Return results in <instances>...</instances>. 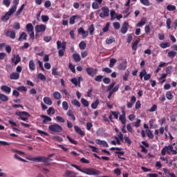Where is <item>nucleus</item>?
<instances>
[{"label":"nucleus","mask_w":177,"mask_h":177,"mask_svg":"<svg viewBox=\"0 0 177 177\" xmlns=\"http://www.w3.org/2000/svg\"><path fill=\"white\" fill-rule=\"evenodd\" d=\"M71 167H73V168H75L77 171H80V172L85 174L86 175H100V171L95 168H84L82 169L80 166L75 164H71Z\"/></svg>","instance_id":"1"},{"label":"nucleus","mask_w":177,"mask_h":177,"mask_svg":"<svg viewBox=\"0 0 177 177\" xmlns=\"http://www.w3.org/2000/svg\"><path fill=\"white\" fill-rule=\"evenodd\" d=\"M28 160H29V161H34L35 162H44V165H50V161H52V159L45 156L32 157L29 158Z\"/></svg>","instance_id":"2"},{"label":"nucleus","mask_w":177,"mask_h":177,"mask_svg":"<svg viewBox=\"0 0 177 177\" xmlns=\"http://www.w3.org/2000/svg\"><path fill=\"white\" fill-rule=\"evenodd\" d=\"M120 89V84L115 85V82H113L106 89L107 92H109L108 95V99H111V96L115 92H117Z\"/></svg>","instance_id":"3"},{"label":"nucleus","mask_w":177,"mask_h":177,"mask_svg":"<svg viewBox=\"0 0 177 177\" xmlns=\"http://www.w3.org/2000/svg\"><path fill=\"white\" fill-rule=\"evenodd\" d=\"M57 49H59L58 55L60 57L64 56V52H66V42L62 44V41L58 40L57 41Z\"/></svg>","instance_id":"4"},{"label":"nucleus","mask_w":177,"mask_h":177,"mask_svg":"<svg viewBox=\"0 0 177 177\" xmlns=\"http://www.w3.org/2000/svg\"><path fill=\"white\" fill-rule=\"evenodd\" d=\"M169 151H171L172 154H177L176 150L174 149V147L171 145H169L168 146H165L162 148L161 151V155L165 156L167 153L169 154Z\"/></svg>","instance_id":"5"},{"label":"nucleus","mask_w":177,"mask_h":177,"mask_svg":"<svg viewBox=\"0 0 177 177\" xmlns=\"http://www.w3.org/2000/svg\"><path fill=\"white\" fill-rule=\"evenodd\" d=\"M48 130L51 132H55L56 133H60L63 132V127L58 124H51L48 127Z\"/></svg>","instance_id":"6"},{"label":"nucleus","mask_w":177,"mask_h":177,"mask_svg":"<svg viewBox=\"0 0 177 177\" xmlns=\"http://www.w3.org/2000/svg\"><path fill=\"white\" fill-rule=\"evenodd\" d=\"M16 115H17L22 121H27L28 118L27 117H30V113L26 111H16L15 112Z\"/></svg>","instance_id":"7"},{"label":"nucleus","mask_w":177,"mask_h":177,"mask_svg":"<svg viewBox=\"0 0 177 177\" xmlns=\"http://www.w3.org/2000/svg\"><path fill=\"white\" fill-rule=\"evenodd\" d=\"M143 77H144L145 81H149V80H150L151 78V74H147V71H146V69H143L140 73V80H143Z\"/></svg>","instance_id":"8"},{"label":"nucleus","mask_w":177,"mask_h":177,"mask_svg":"<svg viewBox=\"0 0 177 177\" xmlns=\"http://www.w3.org/2000/svg\"><path fill=\"white\" fill-rule=\"evenodd\" d=\"M102 12L100 13V17L101 19H105V17H109L110 16V10L107 7L102 8Z\"/></svg>","instance_id":"9"},{"label":"nucleus","mask_w":177,"mask_h":177,"mask_svg":"<svg viewBox=\"0 0 177 177\" xmlns=\"http://www.w3.org/2000/svg\"><path fill=\"white\" fill-rule=\"evenodd\" d=\"M86 71L89 77H95L97 74V68H93V67L86 68Z\"/></svg>","instance_id":"10"},{"label":"nucleus","mask_w":177,"mask_h":177,"mask_svg":"<svg viewBox=\"0 0 177 177\" xmlns=\"http://www.w3.org/2000/svg\"><path fill=\"white\" fill-rule=\"evenodd\" d=\"M15 13V11H12V10H9L8 12H7L2 17L1 21H8L9 19H10V16Z\"/></svg>","instance_id":"11"},{"label":"nucleus","mask_w":177,"mask_h":177,"mask_svg":"<svg viewBox=\"0 0 177 177\" xmlns=\"http://www.w3.org/2000/svg\"><path fill=\"white\" fill-rule=\"evenodd\" d=\"M78 34H82V38L85 39L88 35H89V32L88 30H84V28L80 27L77 29Z\"/></svg>","instance_id":"12"},{"label":"nucleus","mask_w":177,"mask_h":177,"mask_svg":"<svg viewBox=\"0 0 177 177\" xmlns=\"http://www.w3.org/2000/svg\"><path fill=\"white\" fill-rule=\"evenodd\" d=\"M35 30L36 32H45V30H46V25H37L35 28Z\"/></svg>","instance_id":"13"},{"label":"nucleus","mask_w":177,"mask_h":177,"mask_svg":"<svg viewBox=\"0 0 177 177\" xmlns=\"http://www.w3.org/2000/svg\"><path fill=\"white\" fill-rule=\"evenodd\" d=\"M128 27H129V24L127 21L124 22L120 30L122 34H127L128 32Z\"/></svg>","instance_id":"14"},{"label":"nucleus","mask_w":177,"mask_h":177,"mask_svg":"<svg viewBox=\"0 0 177 177\" xmlns=\"http://www.w3.org/2000/svg\"><path fill=\"white\" fill-rule=\"evenodd\" d=\"M136 102V97L135 95H133L131 97L130 102L127 103V109H132V106Z\"/></svg>","instance_id":"15"},{"label":"nucleus","mask_w":177,"mask_h":177,"mask_svg":"<svg viewBox=\"0 0 177 177\" xmlns=\"http://www.w3.org/2000/svg\"><path fill=\"white\" fill-rule=\"evenodd\" d=\"M6 36L9 37L11 39H15L16 38V32L15 30H8L6 32Z\"/></svg>","instance_id":"16"},{"label":"nucleus","mask_w":177,"mask_h":177,"mask_svg":"<svg viewBox=\"0 0 177 177\" xmlns=\"http://www.w3.org/2000/svg\"><path fill=\"white\" fill-rule=\"evenodd\" d=\"M77 19H81V17L77 15L71 17L69 19V24H75V20H77Z\"/></svg>","instance_id":"17"},{"label":"nucleus","mask_w":177,"mask_h":177,"mask_svg":"<svg viewBox=\"0 0 177 177\" xmlns=\"http://www.w3.org/2000/svg\"><path fill=\"white\" fill-rule=\"evenodd\" d=\"M10 80H19V78H20V73L17 72H13L10 74Z\"/></svg>","instance_id":"18"},{"label":"nucleus","mask_w":177,"mask_h":177,"mask_svg":"<svg viewBox=\"0 0 177 177\" xmlns=\"http://www.w3.org/2000/svg\"><path fill=\"white\" fill-rule=\"evenodd\" d=\"M40 117L41 118H44L43 124H46L47 122L52 121V118L46 115H41Z\"/></svg>","instance_id":"19"},{"label":"nucleus","mask_w":177,"mask_h":177,"mask_svg":"<svg viewBox=\"0 0 177 177\" xmlns=\"http://www.w3.org/2000/svg\"><path fill=\"white\" fill-rule=\"evenodd\" d=\"M147 21V19L146 17H142L140 22L136 24V27H143L146 22Z\"/></svg>","instance_id":"20"},{"label":"nucleus","mask_w":177,"mask_h":177,"mask_svg":"<svg viewBox=\"0 0 177 177\" xmlns=\"http://www.w3.org/2000/svg\"><path fill=\"white\" fill-rule=\"evenodd\" d=\"M1 90L3 92H5L6 93H10V92H12V88H10V87L8 86H1Z\"/></svg>","instance_id":"21"},{"label":"nucleus","mask_w":177,"mask_h":177,"mask_svg":"<svg viewBox=\"0 0 177 177\" xmlns=\"http://www.w3.org/2000/svg\"><path fill=\"white\" fill-rule=\"evenodd\" d=\"M74 129H75V132H77V133L80 135V136H85V132L82 131L81 130V128H79L78 126H75Z\"/></svg>","instance_id":"22"},{"label":"nucleus","mask_w":177,"mask_h":177,"mask_svg":"<svg viewBox=\"0 0 177 177\" xmlns=\"http://www.w3.org/2000/svg\"><path fill=\"white\" fill-rule=\"evenodd\" d=\"M20 0H13V5L12 8H10V10H12L14 12H16V10L17 9V5H19V2Z\"/></svg>","instance_id":"23"},{"label":"nucleus","mask_w":177,"mask_h":177,"mask_svg":"<svg viewBox=\"0 0 177 177\" xmlns=\"http://www.w3.org/2000/svg\"><path fill=\"white\" fill-rule=\"evenodd\" d=\"M126 113H122L119 116V120L122 122V125H125L127 124V118H125Z\"/></svg>","instance_id":"24"},{"label":"nucleus","mask_w":177,"mask_h":177,"mask_svg":"<svg viewBox=\"0 0 177 177\" xmlns=\"http://www.w3.org/2000/svg\"><path fill=\"white\" fill-rule=\"evenodd\" d=\"M114 139H115L116 141L115 140H112L111 142V145H113V146H117V145H121V140H120V138H118V137L115 136Z\"/></svg>","instance_id":"25"},{"label":"nucleus","mask_w":177,"mask_h":177,"mask_svg":"<svg viewBox=\"0 0 177 177\" xmlns=\"http://www.w3.org/2000/svg\"><path fill=\"white\" fill-rule=\"evenodd\" d=\"M27 35L24 32H22L18 38V41H26L27 39Z\"/></svg>","instance_id":"26"},{"label":"nucleus","mask_w":177,"mask_h":177,"mask_svg":"<svg viewBox=\"0 0 177 177\" xmlns=\"http://www.w3.org/2000/svg\"><path fill=\"white\" fill-rule=\"evenodd\" d=\"M73 58L74 59L75 62H76V63L81 62V56H80V54L78 53H74L73 55Z\"/></svg>","instance_id":"27"},{"label":"nucleus","mask_w":177,"mask_h":177,"mask_svg":"<svg viewBox=\"0 0 177 177\" xmlns=\"http://www.w3.org/2000/svg\"><path fill=\"white\" fill-rule=\"evenodd\" d=\"M29 68L31 71H35V63H34V60L32 59L29 62Z\"/></svg>","instance_id":"28"},{"label":"nucleus","mask_w":177,"mask_h":177,"mask_svg":"<svg viewBox=\"0 0 177 177\" xmlns=\"http://www.w3.org/2000/svg\"><path fill=\"white\" fill-rule=\"evenodd\" d=\"M43 100L48 106H52V100H50L48 97H44Z\"/></svg>","instance_id":"29"},{"label":"nucleus","mask_w":177,"mask_h":177,"mask_svg":"<svg viewBox=\"0 0 177 177\" xmlns=\"http://www.w3.org/2000/svg\"><path fill=\"white\" fill-rule=\"evenodd\" d=\"M123 139L127 143V146H131V145H132V140H131V138H129V137L124 136Z\"/></svg>","instance_id":"30"},{"label":"nucleus","mask_w":177,"mask_h":177,"mask_svg":"<svg viewBox=\"0 0 177 177\" xmlns=\"http://www.w3.org/2000/svg\"><path fill=\"white\" fill-rule=\"evenodd\" d=\"M166 97L168 100H172L174 99V94H172V91H167L166 93Z\"/></svg>","instance_id":"31"},{"label":"nucleus","mask_w":177,"mask_h":177,"mask_svg":"<svg viewBox=\"0 0 177 177\" xmlns=\"http://www.w3.org/2000/svg\"><path fill=\"white\" fill-rule=\"evenodd\" d=\"M99 99H97L94 102L91 104V109L96 110L97 109V106H99Z\"/></svg>","instance_id":"32"},{"label":"nucleus","mask_w":177,"mask_h":177,"mask_svg":"<svg viewBox=\"0 0 177 177\" xmlns=\"http://www.w3.org/2000/svg\"><path fill=\"white\" fill-rule=\"evenodd\" d=\"M105 42L107 45H110L113 44V42H115V39L113 37H110L109 39H106Z\"/></svg>","instance_id":"33"},{"label":"nucleus","mask_w":177,"mask_h":177,"mask_svg":"<svg viewBox=\"0 0 177 177\" xmlns=\"http://www.w3.org/2000/svg\"><path fill=\"white\" fill-rule=\"evenodd\" d=\"M88 31H89L90 35H93V34H95V25L91 24L88 27Z\"/></svg>","instance_id":"34"},{"label":"nucleus","mask_w":177,"mask_h":177,"mask_svg":"<svg viewBox=\"0 0 177 177\" xmlns=\"http://www.w3.org/2000/svg\"><path fill=\"white\" fill-rule=\"evenodd\" d=\"M26 30L28 32H32L34 31V26H32V24H28L26 25Z\"/></svg>","instance_id":"35"},{"label":"nucleus","mask_w":177,"mask_h":177,"mask_svg":"<svg viewBox=\"0 0 177 177\" xmlns=\"http://www.w3.org/2000/svg\"><path fill=\"white\" fill-rule=\"evenodd\" d=\"M0 100H1V102H8L9 100V97L4 94L0 93Z\"/></svg>","instance_id":"36"},{"label":"nucleus","mask_w":177,"mask_h":177,"mask_svg":"<svg viewBox=\"0 0 177 177\" xmlns=\"http://www.w3.org/2000/svg\"><path fill=\"white\" fill-rule=\"evenodd\" d=\"M160 48H162V49H165L167 48H169V46H171V44L168 43V42H164V43H161L160 44Z\"/></svg>","instance_id":"37"},{"label":"nucleus","mask_w":177,"mask_h":177,"mask_svg":"<svg viewBox=\"0 0 177 177\" xmlns=\"http://www.w3.org/2000/svg\"><path fill=\"white\" fill-rule=\"evenodd\" d=\"M79 48L82 50H85L86 48V43H85L84 41H81L79 44Z\"/></svg>","instance_id":"38"},{"label":"nucleus","mask_w":177,"mask_h":177,"mask_svg":"<svg viewBox=\"0 0 177 177\" xmlns=\"http://www.w3.org/2000/svg\"><path fill=\"white\" fill-rule=\"evenodd\" d=\"M148 138L149 139H153L154 138V135L153 134V133L149 130V129H147L145 131Z\"/></svg>","instance_id":"39"},{"label":"nucleus","mask_w":177,"mask_h":177,"mask_svg":"<svg viewBox=\"0 0 177 177\" xmlns=\"http://www.w3.org/2000/svg\"><path fill=\"white\" fill-rule=\"evenodd\" d=\"M71 103L73 106H76V107H81V103L77 99L73 100Z\"/></svg>","instance_id":"40"},{"label":"nucleus","mask_w":177,"mask_h":177,"mask_svg":"<svg viewBox=\"0 0 177 177\" xmlns=\"http://www.w3.org/2000/svg\"><path fill=\"white\" fill-rule=\"evenodd\" d=\"M165 64H167V63H165V62L160 63L155 71L156 74H158V73H160L161 68L164 67V66H165Z\"/></svg>","instance_id":"41"},{"label":"nucleus","mask_w":177,"mask_h":177,"mask_svg":"<svg viewBox=\"0 0 177 177\" xmlns=\"http://www.w3.org/2000/svg\"><path fill=\"white\" fill-rule=\"evenodd\" d=\"M115 63H117V59H115V58L111 59L110 63H109V67L111 68H113V67H114V64H115Z\"/></svg>","instance_id":"42"},{"label":"nucleus","mask_w":177,"mask_h":177,"mask_svg":"<svg viewBox=\"0 0 177 177\" xmlns=\"http://www.w3.org/2000/svg\"><path fill=\"white\" fill-rule=\"evenodd\" d=\"M167 56H168V57H170V59H174V57H175L176 56V52H175V51H169L167 53Z\"/></svg>","instance_id":"43"},{"label":"nucleus","mask_w":177,"mask_h":177,"mask_svg":"<svg viewBox=\"0 0 177 177\" xmlns=\"http://www.w3.org/2000/svg\"><path fill=\"white\" fill-rule=\"evenodd\" d=\"M53 96L57 100H60V98L62 97V94H60V93L55 91L53 93Z\"/></svg>","instance_id":"44"},{"label":"nucleus","mask_w":177,"mask_h":177,"mask_svg":"<svg viewBox=\"0 0 177 177\" xmlns=\"http://www.w3.org/2000/svg\"><path fill=\"white\" fill-rule=\"evenodd\" d=\"M37 78L39 80H41V81H46V76H45L44 74L42 73H39L37 75Z\"/></svg>","instance_id":"45"},{"label":"nucleus","mask_w":177,"mask_h":177,"mask_svg":"<svg viewBox=\"0 0 177 177\" xmlns=\"http://www.w3.org/2000/svg\"><path fill=\"white\" fill-rule=\"evenodd\" d=\"M82 104L85 107H89V102L88 100H85L84 98H82L81 100Z\"/></svg>","instance_id":"46"},{"label":"nucleus","mask_w":177,"mask_h":177,"mask_svg":"<svg viewBox=\"0 0 177 177\" xmlns=\"http://www.w3.org/2000/svg\"><path fill=\"white\" fill-rule=\"evenodd\" d=\"M118 70H125V68H127V64L125 62L121 63L118 66Z\"/></svg>","instance_id":"47"},{"label":"nucleus","mask_w":177,"mask_h":177,"mask_svg":"<svg viewBox=\"0 0 177 177\" xmlns=\"http://www.w3.org/2000/svg\"><path fill=\"white\" fill-rule=\"evenodd\" d=\"M17 91H19V92H27V87L24 86H20L17 88Z\"/></svg>","instance_id":"48"},{"label":"nucleus","mask_w":177,"mask_h":177,"mask_svg":"<svg viewBox=\"0 0 177 177\" xmlns=\"http://www.w3.org/2000/svg\"><path fill=\"white\" fill-rule=\"evenodd\" d=\"M95 81H96V82H102V81H103V75H98L95 77Z\"/></svg>","instance_id":"49"},{"label":"nucleus","mask_w":177,"mask_h":177,"mask_svg":"<svg viewBox=\"0 0 177 177\" xmlns=\"http://www.w3.org/2000/svg\"><path fill=\"white\" fill-rule=\"evenodd\" d=\"M111 113L112 114V115H113V117H114V118H115V120H118V117L120 115V112L111 111Z\"/></svg>","instance_id":"50"},{"label":"nucleus","mask_w":177,"mask_h":177,"mask_svg":"<svg viewBox=\"0 0 177 177\" xmlns=\"http://www.w3.org/2000/svg\"><path fill=\"white\" fill-rule=\"evenodd\" d=\"M167 10H169L170 12H172L174 10H176V6H175L174 5H168L167 6Z\"/></svg>","instance_id":"51"},{"label":"nucleus","mask_w":177,"mask_h":177,"mask_svg":"<svg viewBox=\"0 0 177 177\" xmlns=\"http://www.w3.org/2000/svg\"><path fill=\"white\" fill-rule=\"evenodd\" d=\"M128 77H129V71H126L123 75V81H128Z\"/></svg>","instance_id":"52"},{"label":"nucleus","mask_w":177,"mask_h":177,"mask_svg":"<svg viewBox=\"0 0 177 177\" xmlns=\"http://www.w3.org/2000/svg\"><path fill=\"white\" fill-rule=\"evenodd\" d=\"M138 44H139V40H136L135 42L132 44L133 50H136V49H138Z\"/></svg>","instance_id":"53"},{"label":"nucleus","mask_w":177,"mask_h":177,"mask_svg":"<svg viewBox=\"0 0 177 177\" xmlns=\"http://www.w3.org/2000/svg\"><path fill=\"white\" fill-rule=\"evenodd\" d=\"M56 120L57 121V122H62V123L66 122V120H64V118L59 115L56 116Z\"/></svg>","instance_id":"54"},{"label":"nucleus","mask_w":177,"mask_h":177,"mask_svg":"<svg viewBox=\"0 0 177 177\" xmlns=\"http://www.w3.org/2000/svg\"><path fill=\"white\" fill-rule=\"evenodd\" d=\"M41 20L43 23H47V21H49V17L48 15H41Z\"/></svg>","instance_id":"55"},{"label":"nucleus","mask_w":177,"mask_h":177,"mask_svg":"<svg viewBox=\"0 0 177 177\" xmlns=\"http://www.w3.org/2000/svg\"><path fill=\"white\" fill-rule=\"evenodd\" d=\"M117 14H115V10H111V20H114V19H115V17Z\"/></svg>","instance_id":"56"},{"label":"nucleus","mask_w":177,"mask_h":177,"mask_svg":"<svg viewBox=\"0 0 177 177\" xmlns=\"http://www.w3.org/2000/svg\"><path fill=\"white\" fill-rule=\"evenodd\" d=\"M62 109H64L65 111L68 110V103H67V102L64 101L62 102Z\"/></svg>","instance_id":"57"},{"label":"nucleus","mask_w":177,"mask_h":177,"mask_svg":"<svg viewBox=\"0 0 177 177\" xmlns=\"http://www.w3.org/2000/svg\"><path fill=\"white\" fill-rule=\"evenodd\" d=\"M110 28V22H108L104 28L102 29L103 32H107Z\"/></svg>","instance_id":"58"},{"label":"nucleus","mask_w":177,"mask_h":177,"mask_svg":"<svg viewBox=\"0 0 177 177\" xmlns=\"http://www.w3.org/2000/svg\"><path fill=\"white\" fill-rule=\"evenodd\" d=\"M47 114L48 115H50L51 114H55V109H53V107H50L47 110Z\"/></svg>","instance_id":"59"},{"label":"nucleus","mask_w":177,"mask_h":177,"mask_svg":"<svg viewBox=\"0 0 177 177\" xmlns=\"http://www.w3.org/2000/svg\"><path fill=\"white\" fill-rule=\"evenodd\" d=\"M53 75H60V72L57 71V68H54L52 69Z\"/></svg>","instance_id":"60"},{"label":"nucleus","mask_w":177,"mask_h":177,"mask_svg":"<svg viewBox=\"0 0 177 177\" xmlns=\"http://www.w3.org/2000/svg\"><path fill=\"white\" fill-rule=\"evenodd\" d=\"M102 71H103L104 73H106V74H110L112 72L110 68H107V67L102 68Z\"/></svg>","instance_id":"61"},{"label":"nucleus","mask_w":177,"mask_h":177,"mask_svg":"<svg viewBox=\"0 0 177 177\" xmlns=\"http://www.w3.org/2000/svg\"><path fill=\"white\" fill-rule=\"evenodd\" d=\"M66 139L69 140V142H71L72 143V145H77L78 142L74 140H73V138H70L69 136H66Z\"/></svg>","instance_id":"62"},{"label":"nucleus","mask_w":177,"mask_h":177,"mask_svg":"<svg viewBox=\"0 0 177 177\" xmlns=\"http://www.w3.org/2000/svg\"><path fill=\"white\" fill-rule=\"evenodd\" d=\"M166 74L168 75V74H171L172 73V66H167L165 68Z\"/></svg>","instance_id":"63"},{"label":"nucleus","mask_w":177,"mask_h":177,"mask_svg":"<svg viewBox=\"0 0 177 177\" xmlns=\"http://www.w3.org/2000/svg\"><path fill=\"white\" fill-rule=\"evenodd\" d=\"M120 27H121V25H120L119 22L113 23V28H115V30H120Z\"/></svg>","instance_id":"64"}]
</instances>
